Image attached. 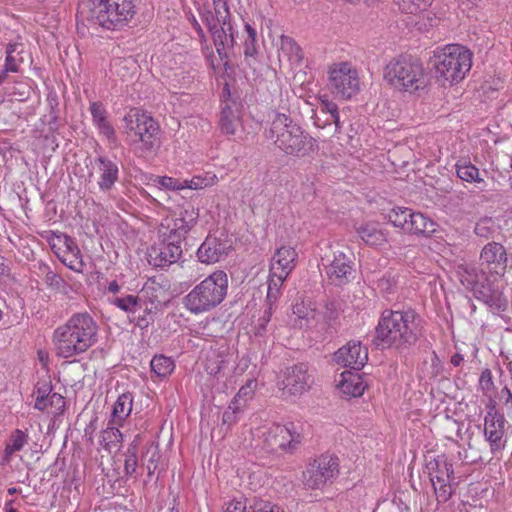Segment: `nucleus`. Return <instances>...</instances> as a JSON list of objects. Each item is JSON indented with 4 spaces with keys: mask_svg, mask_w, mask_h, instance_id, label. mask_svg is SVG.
I'll return each instance as SVG.
<instances>
[{
    "mask_svg": "<svg viewBox=\"0 0 512 512\" xmlns=\"http://www.w3.org/2000/svg\"><path fill=\"white\" fill-rule=\"evenodd\" d=\"M423 320L413 309L382 312L375 329V343L400 352L415 345L423 335Z\"/></svg>",
    "mask_w": 512,
    "mask_h": 512,
    "instance_id": "1",
    "label": "nucleus"
},
{
    "mask_svg": "<svg viewBox=\"0 0 512 512\" xmlns=\"http://www.w3.org/2000/svg\"><path fill=\"white\" fill-rule=\"evenodd\" d=\"M98 340V325L87 313H75L53 333L57 356L68 359L88 351Z\"/></svg>",
    "mask_w": 512,
    "mask_h": 512,
    "instance_id": "2",
    "label": "nucleus"
},
{
    "mask_svg": "<svg viewBox=\"0 0 512 512\" xmlns=\"http://www.w3.org/2000/svg\"><path fill=\"white\" fill-rule=\"evenodd\" d=\"M198 213L192 209L180 213V217L166 220L158 229L159 243L151 249L149 262L165 269L178 262L182 256V241L195 225Z\"/></svg>",
    "mask_w": 512,
    "mask_h": 512,
    "instance_id": "3",
    "label": "nucleus"
},
{
    "mask_svg": "<svg viewBox=\"0 0 512 512\" xmlns=\"http://www.w3.org/2000/svg\"><path fill=\"white\" fill-rule=\"evenodd\" d=\"M266 137L285 154L305 157L318 151V143L290 116L276 113L273 117Z\"/></svg>",
    "mask_w": 512,
    "mask_h": 512,
    "instance_id": "4",
    "label": "nucleus"
},
{
    "mask_svg": "<svg viewBox=\"0 0 512 512\" xmlns=\"http://www.w3.org/2000/svg\"><path fill=\"white\" fill-rule=\"evenodd\" d=\"M87 20L107 30H120L136 14L135 0H86Z\"/></svg>",
    "mask_w": 512,
    "mask_h": 512,
    "instance_id": "5",
    "label": "nucleus"
},
{
    "mask_svg": "<svg viewBox=\"0 0 512 512\" xmlns=\"http://www.w3.org/2000/svg\"><path fill=\"white\" fill-rule=\"evenodd\" d=\"M251 435V446L255 450L267 454L293 453L302 440V435L296 431L293 423L288 425L264 424L254 428Z\"/></svg>",
    "mask_w": 512,
    "mask_h": 512,
    "instance_id": "6",
    "label": "nucleus"
},
{
    "mask_svg": "<svg viewBox=\"0 0 512 512\" xmlns=\"http://www.w3.org/2000/svg\"><path fill=\"white\" fill-rule=\"evenodd\" d=\"M227 290V274L222 270H217L197 284L184 297V306L193 314L208 312L225 299Z\"/></svg>",
    "mask_w": 512,
    "mask_h": 512,
    "instance_id": "7",
    "label": "nucleus"
},
{
    "mask_svg": "<svg viewBox=\"0 0 512 512\" xmlns=\"http://www.w3.org/2000/svg\"><path fill=\"white\" fill-rule=\"evenodd\" d=\"M472 52L459 44H449L434 51L438 79L450 85L461 82L472 67Z\"/></svg>",
    "mask_w": 512,
    "mask_h": 512,
    "instance_id": "8",
    "label": "nucleus"
},
{
    "mask_svg": "<svg viewBox=\"0 0 512 512\" xmlns=\"http://www.w3.org/2000/svg\"><path fill=\"white\" fill-rule=\"evenodd\" d=\"M124 133L130 144L142 152H155L160 147V126L154 118L137 108H132L123 117Z\"/></svg>",
    "mask_w": 512,
    "mask_h": 512,
    "instance_id": "9",
    "label": "nucleus"
},
{
    "mask_svg": "<svg viewBox=\"0 0 512 512\" xmlns=\"http://www.w3.org/2000/svg\"><path fill=\"white\" fill-rule=\"evenodd\" d=\"M384 79L395 89L414 93L426 87V73L417 58L399 57L384 68Z\"/></svg>",
    "mask_w": 512,
    "mask_h": 512,
    "instance_id": "10",
    "label": "nucleus"
},
{
    "mask_svg": "<svg viewBox=\"0 0 512 512\" xmlns=\"http://www.w3.org/2000/svg\"><path fill=\"white\" fill-rule=\"evenodd\" d=\"M328 74L330 89L337 98L351 99L359 92L358 71L351 63H334L329 67Z\"/></svg>",
    "mask_w": 512,
    "mask_h": 512,
    "instance_id": "11",
    "label": "nucleus"
},
{
    "mask_svg": "<svg viewBox=\"0 0 512 512\" xmlns=\"http://www.w3.org/2000/svg\"><path fill=\"white\" fill-rule=\"evenodd\" d=\"M339 473L338 458L332 455H321L309 463L303 472V483L309 489H320L332 482Z\"/></svg>",
    "mask_w": 512,
    "mask_h": 512,
    "instance_id": "12",
    "label": "nucleus"
},
{
    "mask_svg": "<svg viewBox=\"0 0 512 512\" xmlns=\"http://www.w3.org/2000/svg\"><path fill=\"white\" fill-rule=\"evenodd\" d=\"M430 481L438 502H446L452 495L451 479L453 477V465L444 455L431 458L426 462Z\"/></svg>",
    "mask_w": 512,
    "mask_h": 512,
    "instance_id": "13",
    "label": "nucleus"
},
{
    "mask_svg": "<svg viewBox=\"0 0 512 512\" xmlns=\"http://www.w3.org/2000/svg\"><path fill=\"white\" fill-rule=\"evenodd\" d=\"M313 383L309 366L299 363L287 367L282 372V390L290 396H300L307 392Z\"/></svg>",
    "mask_w": 512,
    "mask_h": 512,
    "instance_id": "14",
    "label": "nucleus"
},
{
    "mask_svg": "<svg viewBox=\"0 0 512 512\" xmlns=\"http://www.w3.org/2000/svg\"><path fill=\"white\" fill-rule=\"evenodd\" d=\"M323 266L328 282L335 286H342L349 282L354 271L353 255L336 251L333 253V259L327 264L323 262Z\"/></svg>",
    "mask_w": 512,
    "mask_h": 512,
    "instance_id": "15",
    "label": "nucleus"
},
{
    "mask_svg": "<svg viewBox=\"0 0 512 512\" xmlns=\"http://www.w3.org/2000/svg\"><path fill=\"white\" fill-rule=\"evenodd\" d=\"M506 425L503 414L497 411L487 412L484 418V436L493 454L501 452L506 446Z\"/></svg>",
    "mask_w": 512,
    "mask_h": 512,
    "instance_id": "16",
    "label": "nucleus"
},
{
    "mask_svg": "<svg viewBox=\"0 0 512 512\" xmlns=\"http://www.w3.org/2000/svg\"><path fill=\"white\" fill-rule=\"evenodd\" d=\"M336 363L354 370H360L368 360L367 348L362 347L358 341H349L334 354Z\"/></svg>",
    "mask_w": 512,
    "mask_h": 512,
    "instance_id": "17",
    "label": "nucleus"
},
{
    "mask_svg": "<svg viewBox=\"0 0 512 512\" xmlns=\"http://www.w3.org/2000/svg\"><path fill=\"white\" fill-rule=\"evenodd\" d=\"M97 175V184L102 192L110 191L119 180L118 164L106 156H98L92 162Z\"/></svg>",
    "mask_w": 512,
    "mask_h": 512,
    "instance_id": "18",
    "label": "nucleus"
},
{
    "mask_svg": "<svg viewBox=\"0 0 512 512\" xmlns=\"http://www.w3.org/2000/svg\"><path fill=\"white\" fill-rule=\"evenodd\" d=\"M482 265H486L490 272L503 274L508 263V256L504 246L497 242L486 244L480 254Z\"/></svg>",
    "mask_w": 512,
    "mask_h": 512,
    "instance_id": "19",
    "label": "nucleus"
},
{
    "mask_svg": "<svg viewBox=\"0 0 512 512\" xmlns=\"http://www.w3.org/2000/svg\"><path fill=\"white\" fill-rule=\"evenodd\" d=\"M298 254L294 248L282 246L273 255L270 264V273L273 276L287 278L296 266Z\"/></svg>",
    "mask_w": 512,
    "mask_h": 512,
    "instance_id": "20",
    "label": "nucleus"
},
{
    "mask_svg": "<svg viewBox=\"0 0 512 512\" xmlns=\"http://www.w3.org/2000/svg\"><path fill=\"white\" fill-rule=\"evenodd\" d=\"M220 24L215 29L209 31L212 35L213 43L216 47L217 54L224 65H227L229 59V51L235 45L234 29L231 22Z\"/></svg>",
    "mask_w": 512,
    "mask_h": 512,
    "instance_id": "21",
    "label": "nucleus"
},
{
    "mask_svg": "<svg viewBox=\"0 0 512 512\" xmlns=\"http://www.w3.org/2000/svg\"><path fill=\"white\" fill-rule=\"evenodd\" d=\"M228 248L221 239L207 236L197 250L198 260L205 264L216 263L228 254Z\"/></svg>",
    "mask_w": 512,
    "mask_h": 512,
    "instance_id": "22",
    "label": "nucleus"
},
{
    "mask_svg": "<svg viewBox=\"0 0 512 512\" xmlns=\"http://www.w3.org/2000/svg\"><path fill=\"white\" fill-rule=\"evenodd\" d=\"M474 296L493 311H504L507 308V299L489 279L476 290Z\"/></svg>",
    "mask_w": 512,
    "mask_h": 512,
    "instance_id": "23",
    "label": "nucleus"
},
{
    "mask_svg": "<svg viewBox=\"0 0 512 512\" xmlns=\"http://www.w3.org/2000/svg\"><path fill=\"white\" fill-rule=\"evenodd\" d=\"M320 106L319 113L322 115H327L328 118L322 120L320 115L314 116V124L318 128H324L327 125L334 123L335 125V133H339L341 131V123L338 112V106L333 101H330L326 96H321L319 98Z\"/></svg>",
    "mask_w": 512,
    "mask_h": 512,
    "instance_id": "24",
    "label": "nucleus"
},
{
    "mask_svg": "<svg viewBox=\"0 0 512 512\" xmlns=\"http://www.w3.org/2000/svg\"><path fill=\"white\" fill-rule=\"evenodd\" d=\"M457 275L461 283L470 289L473 294L487 280L484 271L480 270L475 264H461L457 267Z\"/></svg>",
    "mask_w": 512,
    "mask_h": 512,
    "instance_id": "25",
    "label": "nucleus"
},
{
    "mask_svg": "<svg viewBox=\"0 0 512 512\" xmlns=\"http://www.w3.org/2000/svg\"><path fill=\"white\" fill-rule=\"evenodd\" d=\"M58 256L73 271L81 272L83 270L84 262L80 249L71 237L64 236L63 248L60 249Z\"/></svg>",
    "mask_w": 512,
    "mask_h": 512,
    "instance_id": "26",
    "label": "nucleus"
},
{
    "mask_svg": "<svg viewBox=\"0 0 512 512\" xmlns=\"http://www.w3.org/2000/svg\"><path fill=\"white\" fill-rule=\"evenodd\" d=\"M93 124L99 130V133L104 135L109 141L116 140V132L108 120V113L101 102H92L89 108Z\"/></svg>",
    "mask_w": 512,
    "mask_h": 512,
    "instance_id": "27",
    "label": "nucleus"
},
{
    "mask_svg": "<svg viewBox=\"0 0 512 512\" xmlns=\"http://www.w3.org/2000/svg\"><path fill=\"white\" fill-rule=\"evenodd\" d=\"M221 131L227 135H234L241 125V116L235 102H225L219 120Z\"/></svg>",
    "mask_w": 512,
    "mask_h": 512,
    "instance_id": "28",
    "label": "nucleus"
},
{
    "mask_svg": "<svg viewBox=\"0 0 512 512\" xmlns=\"http://www.w3.org/2000/svg\"><path fill=\"white\" fill-rule=\"evenodd\" d=\"M337 386L341 393L351 397L361 396L366 388L362 376L351 371H344L340 374Z\"/></svg>",
    "mask_w": 512,
    "mask_h": 512,
    "instance_id": "29",
    "label": "nucleus"
},
{
    "mask_svg": "<svg viewBox=\"0 0 512 512\" xmlns=\"http://www.w3.org/2000/svg\"><path fill=\"white\" fill-rule=\"evenodd\" d=\"M359 237L370 246H380L387 242V235L376 222L363 223L356 228Z\"/></svg>",
    "mask_w": 512,
    "mask_h": 512,
    "instance_id": "30",
    "label": "nucleus"
},
{
    "mask_svg": "<svg viewBox=\"0 0 512 512\" xmlns=\"http://www.w3.org/2000/svg\"><path fill=\"white\" fill-rule=\"evenodd\" d=\"M223 512H283V510L265 501H258L247 506L246 502L232 500L226 504Z\"/></svg>",
    "mask_w": 512,
    "mask_h": 512,
    "instance_id": "31",
    "label": "nucleus"
},
{
    "mask_svg": "<svg viewBox=\"0 0 512 512\" xmlns=\"http://www.w3.org/2000/svg\"><path fill=\"white\" fill-rule=\"evenodd\" d=\"M133 405V396L130 392L118 396L112 411L110 423L121 426L125 419L131 414Z\"/></svg>",
    "mask_w": 512,
    "mask_h": 512,
    "instance_id": "32",
    "label": "nucleus"
},
{
    "mask_svg": "<svg viewBox=\"0 0 512 512\" xmlns=\"http://www.w3.org/2000/svg\"><path fill=\"white\" fill-rule=\"evenodd\" d=\"M109 302L128 314L135 315L137 312L147 311V305L142 300L141 296L126 295L122 297H112L109 299Z\"/></svg>",
    "mask_w": 512,
    "mask_h": 512,
    "instance_id": "33",
    "label": "nucleus"
},
{
    "mask_svg": "<svg viewBox=\"0 0 512 512\" xmlns=\"http://www.w3.org/2000/svg\"><path fill=\"white\" fill-rule=\"evenodd\" d=\"M279 57L286 58L291 64H299L303 59L302 49L293 38L282 35L279 44Z\"/></svg>",
    "mask_w": 512,
    "mask_h": 512,
    "instance_id": "34",
    "label": "nucleus"
},
{
    "mask_svg": "<svg viewBox=\"0 0 512 512\" xmlns=\"http://www.w3.org/2000/svg\"><path fill=\"white\" fill-rule=\"evenodd\" d=\"M435 226L436 224L422 213L412 212L406 232L416 235L428 236L435 232Z\"/></svg>",
    "mask_w": 512,
    "mask_h": 512,
    "instance_id": "35",
    "label": "nucleus"
},
{
    "mask_svg": "<svg viewBox=\"0 0 512 512\" xmlns=\"http://www.w3.org/2000/svg\"><path fill=\"white\" fill-rule=\"evenodd\" d=\"M50 387L44 385L43 395H37L34 407L40 411H44L48 406L55 407L58 412H62L65 408L64 397L58 393L50 394Z\"/></svg>",
    "mask_w": 512,
    "mask_h": 512,
    "instance_id": "36",
    "label": "nucleus"
},
{
    "mask_svg": "<svg viewBox=\"0 0 512 512\" xmlns=\"http://www.w3.org/2000/svg\"><path fill=\"white\" fill-rule=\"evenodd\" d=\"M23 51L22 43L14 42L6 45L4 65L8 70H14L17 73L20 71V66L24 62Z\"/></svg>",
    "mask_w": 512,
    "mask_h": 512,
    "instance_id": "37",
    "label": "nucleus"
},
{
    "mask_svg": "<svg viewBox=\"0 0 512 512\" xmlns=\"http://www.w3.org/2000/svg\"><path fill=\"white\" fill-rule=\"evenodd\" d=\"M457 176L468 183L485 184L483 178L480 177L479 169L470 161H458L455 165Z\"/></svg>",
    "mask_w": 512,
    "mask_h": 512,
    "instance_id": "38",
    "label": "nucleus"
},
{
    "mask_svg": "<svg viewBox=\"0 0 512 512\" xmlns=\"http://www.w3.org/2000/svg\"><path fill=\"white\" fill-rule=\"evenodd\" d=\"M28 440L29 436L25 431L21 429H15L6 442L5 458L8 460L11 455L21 451L28 443Z\"/></svg>",
    "mask_w": 512,
    "mask_h": 512,
    "instance_id": "39",
    "label": "nucleus"
},
{
    "mask_svg": "<svg viewBox=\"0 0 512 512\" xmlns=\"http://www.w3.org/2000/svg\"><path fill=\"white\" fill-rule=\"evenodd\" d=\"M150 367L154 376L165 378L173 372L175 365L171 358L164 355H155L150 362Z\"/></svg>",
    "mask_w": 512,
    "mask_h": 512,
    "instance_id": "40",
    "label": "nucleus"
},
{
    "mask_svg": "<svg viewBox=\"0 0 512 512\" xmlns=\"http://www.w3.org/2000/svg\"><path fill=\"white\" fill-rule=\"evenodd\" d=\"M244 29L247 33V37L243 42V54L246 60H255V57L258 53L257 32L249 23L244 25Z\"/></svg>",
    "mask_w": 512,
    "mask_h": 512,
    "instance_id": "41",
    "label": "nucleus"
},
{
    "mask_svg": "<svg viewBox=\"0 0 512 512\" xmlns=\"http://www.w3.org/2000/svg\"><path fill=\"white\" fill-rule=\"evenodd\" d=\"M115 425L109 422L108 427L102 431L100 436V444L107 450L118 446L122 442V433Z\"/></svg>",
    "mask_w": 512,
    "mask_h": 512,
    "instance_id": "42",
    "label": "nucleus"
},
{
    "mask_svg": "<svg viewBox=\"0 0 512 512\" xmlns=\"http://www.w3.org/2000/svg\"><path fill=\"white\" fill-rule=\"evenodd\" d=\"M412 212L409 208H394L389 212L388 220L393 226L399 227L406 232Z\"/></svg>",
    "mask_w": 512,
    "mask_h": 512,
    "instance_id": "43",
    "label": "nucleus"
},
{
    "mask_svg": "<svg viewBox=\"0 0 512 512\" xmlns=\"http://www.w3.org/2000/svg\"><path fill=\"white\" fill-rule=\"evenodd\" d=\"M286 280L282 276H273L269 273L266 302L267 305H274L281 296V287Z\"/></svg>",
    "mask_w": 512,
    "mask_h": 512,
    "instance_id": "44",
    "label": "nucleus"
},
{
    "mask_svg": "<svg viewBox=\"0 0 512 512\" xmlns=\"http://www.w3.org/2000/svg\"><path fill=\"white\" fill-rule=\"evenodd\" d=\"M399 9L407 14H417L429 7L433 0H393Z\"/></svg>",
    "mask_w": 512,
    "mask_h": 512,
    "instance_id": "45",
    "label": "nucleus"
},
{
    "mask_svg": "<svg viewBox=\"0 0 512 512\" xmlns=\"http://www.w3.org/2000/svg\"><path fill=\"white\" fill-rule=\"evenodd\" d=\"M257 387L256 379H249L247 382L239 389L238 393L233 398L232 402L237 405L245 406L246 402L249 399H252L255 389Z\"/></svg>",
    "mask_w": 512,
    "mask_h": 512,
    "instance_id": "46",
    "label": "nucleus"
},
{
    "mask_svg": "<svg viewBox=\"0 0 512 512\" xmlns=\"http://www.w3.org/2000/svg\"><path fill=\"white\" fill-rule=\"evenodd\" d=\"M138 443L134 440L128 447L125 455L124 470L125 474L132 476L138 467Z\"/></svg>",
    "mask_w": 512,
    "mask_h": 512,
    "instance_id": "47",
    "label": "nucleus"
},
{
    "mask_svg": "<svg viewBox=\"0 0 512 512\" xmlns=\"http://www.w3.org/2000/svg\"><path fill=\"white\" fill-rule=\"evenodd\" d=\"M338 308L334 302H328L325 305V309L323 312V320H324V326L321 327L322 330L328 331L331 328H334L337 319H338Z\"/></svg>",
    "mask_w": 512,
    "mask_h": 512,
    "instance_id": "48",
    "label": "nucleus"
},
{
    "mask_svg": "<svg viewBox=\"0 0 512 512\" xmlns=\"http://www.w3.org/2000/svg\"><path fill=\"white\" fill-rule=\"evenodd\" d=\"M242 411L243 405H237L234 404V402H231L222 415V425H227V429H229L232 425L238 422L239 415Z\"/></svg>",
    "mask_w": 512,
    "mask_h": 512,
    "instance_id": "49",
    "label": "nucleus"
},
{
    "mask_svg": "<svg viewBox=\"0 0 512 512\" xmlns=\"http://www.w3.org/2000/svg\"><path fill=\"white\" fill-rule=\"evenodd\" d=\"M216 179L217 178H216L215 174H212V175L208 174L205 177L194 176L190 180H183V184L185 185V188L197 190V189H202L207 186L213 185L215 183Z\"/></svg>",
    "mask_w": 512,
    "mask_h": 512,
    "instance_id": "50",
    "label": "nucleus"
},
{
    "mask_svg": "<svg viewBox=\"0 0 512 512\" xmlns=\"http://www.w3.org/2000/svg\"><path fill=\"white\" fill-rule=\"evenodd\" d=\"M213 8L220 24L226 25L225 23L231 22V13L228 3L213 4Z\"/></svg>",
    "mask_w": 512,
    "mask_h": 512,
    "instance_id": "51",
    "label": "nucleus"
},
{
    "mask_svg": "<svg viewBox=\"0 0 512 512\" xmlns=\"http://www.w3.org/2000/svg\"><path fill=\"white\" fill-rule=\"evenodd\" d=\"M293 313L297 315L300 319H304L309 321L310 319H315L317 313L315 309L307 307L304 302L297 303L293 307Z\"/></svg>",
    "mask_w": 512,
    "mask_h": 512,
    "instance_id": "52",
    "label": "nucleus"
},
{
    "mask_svg": "<svg viewBox=\"0 0 512 512\" xmlns=\"http://www.w3.org/2000/svg\"><path fill=\"white\" fill-rule=\"evenodd\" d=\"M272 314L273 305H267V308L264 310L263 315L258 319V322L255 325L257 335H262L266 331V326L270 322Z\"/></svg>",
    "mask_w": 512,
    "mask_h": 512,
    "instance_id": "53",
    "label": "nucleus"
},
{
    "mask_svg": "<svg viewBox=\"0 0 512 512\" xmlns=\"http://www.w3.org/2000/svg\"><path fill=\"white\" fill-rule=\"evenodd\" d=\"M158 183L166 188V189H171V190H182L185 188V185L183 184V181H180V180H177L175 178H172V177H167V176H164V177H159L158 178Z\"/></svg>",
    "mask_w": 512,
    "mask_h": 512,
    "instance_id": "54",
    "label": "nucleus"
},
{
    "mask_svg": "<svg viewBox=\"0 0 512 512\" xmlns=\"http://www.w3.org/2000/svg\"><path fill=\"white\" fill-rule=\"evenodd\" d=\"M200 15L202 21L205 23L209 31L215 29L217 26L220 25V22L218 21L217 16L215 15L214 12L206 10L202 12Z\"/></svg>",
    "mask_w": 512,
    "mask_h": 512,
    "instance_id": "55",
    "label": "nucleus"
},
{
    "mask_svg": "<svg viewBox=\"0 0 512 512\" xmlns=\"http://www.w3.org/2000/svg\"><path fill=\"white\" fill-rule=\"evenodd\" d=\"M479 383L483 391L488 392L494 387L493 379H492V373L489 369H485L482 371Z\"/></svg>",
    "mask_w": 512,
    "mask_h": 512,
    "instance_id": "56",
    "label": "nucleus"
},
{
    "mask_svg": "<svg viewBox=\"0 0 512 512\" xmlns=\"http://www.w3.org/2000/svg\"><path fill=\"white\" fill-rule=\"evenodd\" d=\"M148 454H150V458L148 459L146 468H147L148 474L151 475L157 468L156 462L159 458V453L156 448H149L147 450V455Z\"/></svg>",
    "mask_w": 512,
    "mask_h": 512,
    "instance_id": "57",
    "label": "nucleus"
},
{
    "mask_svg": "<svg viewBox=\"0 0 512 512\" xmlns=\"http://www.w3.org/2000/svg\"><path fill=\"white\" fill-rule=\"evenodd\" d=\"M226 361L220 358L216 361H209L206 365V370L210 375H217L224 368Z\"/></svg>",
    "mask_w": 512,
    "mask_h": 512,
    "instance_id": "58",
    "label": "nucleus"
},
{
    "mask_svg": "<svg viewBox=\"0 0 512 512\" xmlns=\"http://www.w3.org/2000/svg\"><path fill=\"white\" fill-rule=\"evenodd\" d=\"M45 282L51 287L60 288L63 279L57 273L49 270L45 275Z\"/></svg>",
    "mask_w": 512,
    "mask_h": 512,
    "instance_id": "59",
    "label": "nucleus"
},
{
    "mask_svg": "<svg viewBox=\"0 0 512 512\" xmlns=\"http://www.w3.org/2000/svg\"><path fill=\"white\" fill-rule=\"evenodd\" d=\"M150 314L151 313L148 308H147L146 312H144V311L137 312L134 316L136 325L139 326L140 328H146L149 324V320H148L147 316H149Z\"/></svg>",
    "mask_w": 512,
    "mask_h": 512,
    "instance_id": "60",
    "label": "nucleus"
},
{
    "mask_svg": "<svg viewBox=\"0 0 512 512\" xmlns=\"http://www.w3.org/2000/svg\"><path fill=\"white\" fill-rule=\"evenodd\" d=\"M161 286L159 284H157L155 281H152V282H148L144 285L143 289L141 290V294L143 296H147L150 292H156V291H161Z\"/></svg>",
    "mask_w": 512,
    "mask_h": 512,
    "instance_id": "61",
    "label": "nucleus"
},
{
    "mask_svg": "<svg viewBox=\"0 0 512 512\" xmlns=\"http://www.w3.org/2000/svg\"><path fill=\"white\" fill-rule=\"evenodd\" d=\"M189 21L192 25V27L196 30V32L198 33V35L201 37V38H204V31L201 27V25L199 24V22L197 21V19L195 18V16L193 14H191L189 16Z\"/></svg>",
    "mask_w": 512,
    "mask_h": 512,
    "instance_id": "62",
    "label": "nucleus"
},
{
    "mask_svg": "<svg viewBox=\"0 0 512 512\" xmlns=\"http://www.w3.org/2000/svg\"><path fill=\"white\" fill-rule=\"evenodd\" d=\"M502 398L505 399V404L511 403L512 405V393L508 387H504L501 390Z\"/></svg>",
    "mask_w": 512,
    "mask_h": 512,
    "instance_id": "63",
    "label": "nucleus"
},
{
    "mask_svg": "<svg viewBox=\"0 0 512 512\" xmlns=\"http://www.w3.org/2000/svg\"><path fill=\"white\" fill-rule=\"evenodd\" d=\"M121 289V286L117 283V281H111L107 286V291L112 294H117Z\"/></svg>",
    "mask_w": 512,
    "mask_h": 512,
    "instance_id": "64",
    "label": "nucleus"
}]
</instances>
